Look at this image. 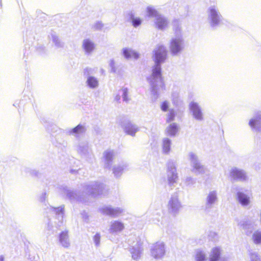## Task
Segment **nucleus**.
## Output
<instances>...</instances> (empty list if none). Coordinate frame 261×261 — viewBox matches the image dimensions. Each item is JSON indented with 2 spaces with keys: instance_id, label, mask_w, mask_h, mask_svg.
Listing matches in <instances>:
<instances>
[{
  "instance_id": "nucleus-13",
  "label": "nucleus",
  "mask_w": 261,
  "mask_h": 261,
  "mask_svg": "<svg viewBox=\"0 0 261 261\" xmlns=\"http://www.w3.org/2000/svg\"><path fill=\"white\" fill-rule=\"evenodd\" d=\"M171 141L168 138L163 140V150L165 153H168L170 150Z\"/></svg>"
},
{
  "instance_id": "nucleus-26",
  "label": "nucleus",
  "mask_w": 261,
  "mask_h": 261,
  "mask_svg": "<svg viewBox=\"0 0 261 261\" xmlns=\"http://www.w3.org/2000/svg\"><path fill=\"white\" fill-rule=\"evenodd\" d=\"M132 253V257L134 259H137L140 256V252L136 250H134Z\"/></svg>"
},
{
  "instance_id": "nucleus-22",
  "label": "nucleus",
  "mask_w": 261,
  "mask_h": 261,
  "mask_svg": "<svg viewBox=\"0 0 261 261\" xmlns=\"http://www.w3.org/2000/svg\"><path fill=\"white\" fill-rule=\"evenodd\" d=\"M141 23V20L140 18H134L132 20V24L134 27L139 26Z\"/></svg>"
},
{
  "instance_id": "nucleus-20",
  "label": "nucleus",
  "mask_w": 261,
  "mask_h": 261,
  "mask_svg": "<svg viewBox=\"0 0 261 261\" xmlns=\"http://www.w3.org/2000/svg\"><path fill=\"white\" fill-rule=\"evenodd\" d=\"M175 116V113L173 112V111H172V110L171 111L168 115L167 120H166L167 122H170L174 120Z\"/></svg>"
},
{
  "instance_id": "nucleus-9",
  "label": "nucleus",
  "mask_w": 261,
  "mask_h": 261,
  "mask_svg": "<svg viewBox=\"0 0 261 261\" xmlns=\"http://www.w3.org/2000/svg\"><path fill=\"white\" fill-rule=\"evenodd\" d=\"M237 199L243 205H247L249 203V198L242 192L237 193Z\"/></svg>"
},
{
  "instance_id": "nucleus-33",
  "label": "nucleus",
  "mask_w": 261,
  "mask_h": 261,
  "mask_svg": "<svg viewBox=\"0 0 261 261\" xmlns=\"http://www.w3.org/2000/svg\"><path fill=\"white\" fill-rule=\"evenodd\" d=\"M201 167L197 164H196L194 166V168L196 169H200Z\"/></svg>"
},
{
  "instance_id": "nucleus-19",
  "label": "nucleus",
  "mask_w": 261,
  "mask_h": 261,
  "mask_svg": "<svg viewBox=\"0 0 261 261\" xmlns=\"http://www.w3.org/2000/svg\"><path fill=\"white\" fill-rule=\"evenodd\" d=\"M114 229L115 230H121L123 229V224L119 222H115L113 224Z\"/></svg>"
},
{
  "instance_id": "nucleus-10",
  "label": "nucleus",
  "mask_w": 261,
  "mask_h": 261,
  "mask_svg": "<svg viewBox=\"0 0 261 261\" xmlns=\"http://www.w3.org/2000/svg\"><path fill=\"white\" fill-rule=\"evenodd\" d=\"M220 257V249L215 247L213 249L211 254L210 261H218Z\"/></svg>"
},
{
  "instance_id": "nucleus-21",
  "label": "nucleus",
  "mask_w": 261,
  "mask_h": 261,
  "mask_svg": "<svg viewBox=\"0 0 261 261\" xmlns=\"http://www.w3.org/2000/svg\"><path fill=\"white\" fill-rule=\"evenodd\" d=\"M216 199V196L215 194L211 193L208 196L207 201L209 203H213Z\"/></svg>"
},
{
  "instance_id": "nucleus-17",
  "label": "nucleus",
  "mask_w": 261,
  "mask_h": 261,
  "mask_svg": "<svg viewBox=\"0 0 261 261\" xmlns=\"http://www.w3.org/2000/svg\"><path fill=\"white\" fill-rule=\"evenodd\" d=\"M206 259L205 255L201 252L199 251L197 253L196 255V261H205Z\"/></svg>"
},
{
  "instance_id": "nucleus-34",
  "label": "nucleus",
  "mask_w": 261,
  "mask_h": 261,
  "mask_svg": "<svg viewBox=\"0 0 261 261\" xmlns=\"http://www.w3.org/2000/svg\"><path fill=\"white\" fill-rule=\"evenodd\" d=\"M0 261H4V257L3 256L0 257Z\"/></svg>"
},
{
  "instance_id": "nucleus-6",
  "label": "nucleus",
  "mask_w": 261,
  "mask_h": 261,
  "mask_svg": "<svg viewBox=\"0 0 261 261\" xmlns=\"http://www.w3.org/2000/svg\"><path fill=\"white\" fill-rule=\"evenodd\" d=\"M210 13L212 25H215L218 24L220 20L217 11L214 8H211L210 9Z\"/></svg>"
},
{
  "instance_id": "nucleus-3",
  "label": "nucleus",
  "mask_w": 261,
  "mask_h": 261,
  "mask_svg": "<svg viewBox=\"0 0 261 261\" xmlns=\"http://www.w3.org/2000/svg\"><path fill=\"white\" fill-rule=\"evenodd\" d=\"M181 40L179 39H173L170 42V51L173 55L179 53L182 49L181 46Z\"/></svg>"
},
{
  "instance_id": "nucleus-12",
  "label": "nucleus",
  "mask_w": 261,
  "mask_h": 261,
  "mask_svg": "<svg viewBox=\"0 0 261 261\" xmlns=\"http://www.w3.org/2000/svg\"><path fill=\"white\" fill-rule=\"evenodd\" d=\"M68 239V232L66 231H62L59 236L60 242L63 244V245L66 247H68L69 243L67 242Z\"/></svg>"
},
{
  "instance_id": "nucleus-32",
  "label": "nucleus",
  "mask_w": 261,
  "mask_h": 261,
  "mask_svg": "<svg viewBox=\"0 0 261 261\" xmlns=\"http://www.w3.org/2000/svg\"><path fill=\"white\" fill-rule=\"evenodd\" d=\"M177 178V176L176 174L173 175V178L174 180H172V179H169V182L170 183H173L174 182H175L174 179H176Z\"/></svg>"
},
{
  "instance_id": "nucleus-16",
  "label": "nucleus",
  "mask_w": 261,
  "mask_h": 261,
  "mask_svg": "<svg viewBox=\"0 0 261 261\" xmlns=\"http://www.w3.org/2000/svg\"><path fill=\"white\" fill-rule=\"evenodd\" d=\"M87 83L88 85L91 88H95L98 85V81L92 76H90L88 79Z\"/></svg>"
},
{
  "instance_id": "nucleus-4",
  "label": "nucleus",
  "mask_w": 261,
  "mask_h": 261,
  "mask_svg": "<svg viewBox=\"0 0 261 261\" xmlns=\"http://www.w3.org/2000/svg\"><path fill=\"white\" fill-rule=\"evenodd\" d=\"M190 109L193 113L194 117L197 120H201L202 118V114L201 110L195 102H191L190 105Z\"/></svg>"
},
{
  "instance_id": "nucleus-8",
  "label": "nucleus",
  "mask_w": 261,
  "mask_h": 261,
  "mask_svg": "<svg viewBox=\"0 0 261 261\" xmlns=\"http://www.w3.org/2000/svg\"><path fill=\"white\" fill-rule=\"evenodd\" d=\"M178 130V128L177 124L173 123L167 127L166 132L168 136H174L177 133Z\"/></svg>"
},
{
  "instance_id": "nucleus-2",
  "label": "nucleus",
  "mask_w": 261,
  "mask_h": 261,
  "mask_svg": "<svg viewBox=\"0 0 261 261\" xmlns=\"http://www.w3.org/2000/svg\"><path fill=\"white\" fill-rule=\"evenodd\" d=\"M164 254V245L162 243H156L151 249V254L155 258L161 257Z\"/></svg>"
},
{
  "instance_id": "nucleus-5",
  "label": "nucleus",
  "mask_w": 261,
  "mask_h": 261,
  "mask_svg": "<svg viewBox=\"0 0 261 261\" xmlns=\"http://www.w3.org/2000/svg\"><path fill=\"white\" fill-rule=\"evenodd\" d=\"M231 177L236 180H244L246 179L245 173L241 170L233 169L230 172Z\"/></svg>"
},
{
  "instance_id": "nucleus-25",
  "label": "nucleus",
  "mask_w": 261,
  "mask_h": 261,
  "mask_svg": "<svg viewBox=\"0 0 261 261\" xmlns=\"http://www.w3.org/2000/svg\"><path fill=\"white\" fill-rule=\"evenodd\" d=\"M123 53L126 58H129L131 56V51L127 48L123 49Z\"/></svg>"
},
{
  "instance_id": "nucleus-30",
  "label": "nucleus",
  "mask_w": 261,
  "mask_h": 261,
  "mask_svg": "<svg viewBox=\"0 0 261 261\" xmlns=\"http://www.w3.org/2000/svg\"><path fill=\"white\" fill-rule=\"evenodd\" d=\"M110 66L111 67V70L113 72H115L116 71V68L115 66V64L114 62H111L110 63Z\"/></svg>"
},
{
  "instance_id": "nucleus-18",
  "label": "nucleus",
  "mask_w": 261,
  "mask_h": 261,
  "mask_svg": "<svg viewBox=\"0 0 261 261\" xmlns=\"http://www.w3.org/2000/svg\"><path fill=\"white\" fill-rule=\"evenodd\" d=\"M137 131V129L134 127L127 126L125 128L126 133L132 136H134Z\"/></svg>"
},
{
  "instance_id": "nucleus-7",
  "label": "nucleus",
  "mask_w": 261,
  "mask_h": 261,
  "mask_svg": "<svg viewBox=\"0 0 261 261\" xmlns=\"http://www.w3.org/2000/svg\"><path fill=\"white\" fill-rule=\"evenodd\" d=\"M83 48L87 53H90L94 49V43L89 39H85L83 41Z\"/></svg>"
},
{
  "instance_id": "nucleus-28",
  "label": "nucleus",
  "mask_w": 261,
  "mask_h": 261,
  "mask_svg": "<svg viewBox=\"0 0 261 261\" xmlns=\"http://www.w3.org/2000/svg\"><path fill=\"white\" fill-rule=\"evenodd\" d=\"M123 98L124 100H127V90L125 88L123 89Z\"/></svg>"
},
{
  "instance_id": "nucleus-29",
  "label": "nucleus",
  "mask_w": 261,
  "mask_h": 261,
  "mask_svg": "<svg viewBox=\"0 0 261 261\" xmlns=\"http://www.w3.org/2000/svg\"><path fill=\"white\" fill-rule=\"evenodd\" d=\"M105 156L107 160H111L113 157V153L111 152H106Z\"/></svg>"
},
{
  "instance_id": "nucleus-1",
  "label": "nucleus",
  "mask_w": 261,
  "mask_h": 261,
  "mask_svg": "<svg viewBox=\"0 0 261 261\" xmlns=\"http://www.w3.org/2000/svg\"><path fill=\"white\" fill-rule=\"evenodd\" d=\"M167 55V51L163 45L158 46L153 51V60L155 63L152 73L148 81L153 88L159 86L165 89L164 78L162 73L161 63L164 62Z\"/></svg>"
},
{
  "instance_id": "nucleus-11",
  "label": "nucleus",
  "mask_w": 261,
  "mask_h": 261,
  "mask_svg": "<svg viewBox=\"0 0 261 261\" xmlns=\"http://www.w3.org/2000/svg\"><path fill=\"white\" fill-rule=\"evenodd\" d=\"M155 24L158 29L163 30L167 27L168 23L165 19L160 17L157 18Z\"/></svg>"
},
{
  "instance_id": "nucleus-14",
  "label": "nucleus",
  "mask_w": 261,
  "mask_h": 261,
  "mask_svg": "<svg viewBox=\"0 0 261 261\" xmlns=\"http://www.w3.org/2000/svg\"><path fill=\"white\" fill-rule=\"evenodd\" d=\"M84 127L81 124H79L71 130L70 133L79 134L84 133Z\"/></svg>"
},
{
  "instance_id": "nucleus-31",
  "label": "nucleus",
  "mask_w": 261,
  "mask_h": 261,
  "mask_svg": "<svg viewBox=\"0 0 261 261\" xmlns=\"http://www.w3.org/2000/svg\"><path fill=\"white\" fill-rule=\"evenodd\" d=\"M256 124V120L255 119H251L249 122V125L252 127H254Z\"/></svg>"
},
{
  "instance_id": "nucleus-27",
  "label": "nucleus",
  "mask_w": 261,
  "mask_h": 261,
  "mask_svg": "<svg viewBox=\"0 0 261 261\" xmlns=\"http://www.w3.org/2000/svg\"><path fill=\"white\" fill-rule=\"evenodd\" d=\"M100 240V236L99 234L97 233L94 236V241L96 245H98L99 244Z\"/></svg>"
},
{
  "instance_id": "nucleus-24",
  "label": "nucleus",
  "mask_w": 261,
  "mask_h": 261,
  "mask_svg": "<svg viewBox=\"0 0 261 261\" xmlns=\"http://www.w3.org/2000/svg\"><path fill=\"white\" fill-rule=\"evenodd\" d=\"M108 211H109V213L110 215L112 216H115L117 215V214L118 213H120L121 212V211H119V210H114V209H111V208H110L108 210Z\"/></svg>"
},
{
  "instance_id": "nucleus-15",
  "label": "nucleus",
  "mask_w": 261,
  "mask_h": 261,
  "mask_svg": "<svg viewBox=\"0 0 261 261\" xmlns=\"http://www.w3.org/2000/svg\"><path fill=\"white\" fill-rule=\"evenodd\" d=\"M252 239L254 243L256 244H258L261 243V232L256 231H255L252 236Z\"/></svg>"
},
{
  "instance_id": "nucleus-23",
  "label": "nucleus",
  "mask_w": 261,
  "mask_h": 261,
  "mask_svg": "<svg viewBox=\"0 0 261 261\" xmlns=\"http://www.w3.org/2000/svg\"><path fill=\"white\" fill-rule=\"evenodd\" d=\"M161 110L164 112H166L168 109V103L167 101H164L161 106Z\"/></svg>"
}]
</instances>
